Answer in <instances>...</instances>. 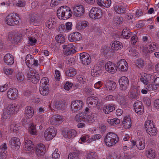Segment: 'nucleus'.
<instances>
[{"mask_svg": "<svg viewBox=\"0 0 159 159\" xmlns=\"http://www.w3.org/2000/svg\"><path fill=\"white\" fill-rule=\"evenodd\" d=\"M18 93V91L16 89L11 88L7 92V96L10 99L14 100L17 98Z\"/></svg>", "mask_w": 159, "mask_h": 159, "instance_id": "4468645a", "label": "nucleus"}, {"mask_svg": "<svg viewBox=\"0 0 159 159\" xmlns=\"http://www.w3.org/2000/svg\"><path fill=\"white\" fill-rule=\"evenodd\" d=\"M145 142L143 138H140L137 141V148L139 150H143L145 148Z\"/></svg>", "mask_w": 159, "mask_h": 159, "instance_id": "7c9ffc66", "label": "nucleus"}, {"mask_svg": "<svg viewBox=\"0 0 159 159\" xmlns=\"http://www.w3.org/2000/svg\"><path fill=\"white\" fill-rule=\"evenodd\" d=\"M122 35L124 38L128 39L131 36V33L127 28H125L122 31Z\"/></svg>", "mask_w": 159, "mask_h": 159, "instance_id": "a19ab883", "label": "nucleus"}, {"mask_svg": "<svg viewBox=\"0 0 159 159\" xmlns=\"http://www.w3.org/2000/svg\"><path fill=\"white\" fill-rule=\"evenodd\" d=\"M24 105L23 104H16L14 103H11L8 105L6 109H19L23 108Z\"/></svg>", "mask_w": 159, "mask_h": 159, "instance_id": "2f4dec72", "label": "nucleus"}, {"mask_svg": "<svg viewBox=\"0 0 159 159\" xmlns=\"http://www.w3.org/2000/svg\"><path fill=\"white\" fill-rule=\"evenodd\" d=\"M97 3L100 7H109L111 5V0H97Z\"/></svg>", "mask_w": 159, "mask_h": 159, "instance_id": "cd10ccee", "label": "nucleus"}, {"mask_svg": "<svg viewBox=\"0 0 159 159\" xmlns=\"http://www.w3.org/2000/svg\"><path fill=\"white\" fill-rule=\"evenodd\" d=\"M68 39L71 42L78 41L81 38V34L78 32L71 33L68 36Z\"/></svg>", "mask_w": 159, "mask_h": 159, "instance_id": "aec40b11", "label": "nucleus"}, {"mask_svg": "<svg viewBox=\"0 0 159 159\" xmlns=\"http://www.w3.org/2000/svg\"><path fill=\"white\" fill-rule=\"evenodd\" d=\"M145 155L147 158L151 159H153L156 157L155 152L152 148L146 150L145 152Z\"/></svg>", "mask_w": 159, "mask_h": 159, "instance_id": "473e14b6", "label": "nucleus"}, {"mask_svg": "<svg viewBox=\"0 0 159 159\" xmlns=\"http://www.w3.org/2000/svg\"><path fill=\"white\" fill-rule=\"evenodd\" d=\"M134 109H141L143 108L142 102L139 101L137 100L134 104Z\"/></svg>", "mask_w": 159, "mask_h": 159, "instance_id": "de8ad7c7", "label": "nucleus"}, {"mask_svg": "<svg viewBox=\"0 0 159 159\" xmlns=\"http://www.w3.org/2000/svg\"><path fill=\"white\" fill-rule=\"evenodd\" d=\"M26 73L27 75V77L30 79L36 73L34 70H33L32 68H28L26 70Z\"/></svg>", "mask_w": 159, "mask_h": 159, "instance_id": "c03bdc74", "label": "nucleus"}, {"mask_svg": "<svg viewBox=\"0 0 159 159\" xmlns=\"http://www.w3.org/2000/svg\"><path fill=\"white\" fill-rule=\"evenodd\" d=\"M146 86L145 88L148 91H155L158 89L157 86L154 85V84H148Z\"/></svg>", "mask_w": 159, "mask_h": 159, "instance_id": "a18cd8bd", "label": "nucleus"}, {"mask_svg": "<svg viewBox=\"0 0 159 159\" xmlns=\"http://www.w3.org/2000/svg\"><path fill=\"white\" fill-rule=\"evenodd\" d=\"M58 149L57 148L55 149L53 152L52 154V158L53 159H59L60 155L59 153H58Z\"/></svg>", "mask_w": 159, "mask_h": 159, "instance_id": "4d7b16f0", "label": "nucleus"}, {"mask_svg": "<svg viewBox=\"0 0 159 159\" xmlns=\"http://www.w3.org/2000/svg\"><path fill=\"white\" fill-rule=\"evenodd\" d=\"M20 126L17 125L13 123L10 125L9 128L11 131H13V132H16L18 130Z\"/></svg>", "mask_w": 159, "mask_h": 159, "instance_id": "3c124183", "label": "nucleus"}, {"mask_svg": "<svg viewBox=\"0 0 159 159\" xmlns=\"http://www.w3.org/2000/svg\"><path fill=\"white\" fill-rule=\"evenodd\" d=\"M49 80L48 78L44 77L41 80L39 91L40 93L43 95H46L48 93Z\"/></svg>", "mask_w": 159, "mask_h": 159, "instance_id": "39448f33", "label": "nucleus"}, {"mask_svg": "<svg viewBox=\"0 0 159 159\" xmlns=\"http://www.w3.org/2000/svg\"><path fill=\"white\" fill-rule=\"evenodd\" d=\"M20 18L18 14L16 13L10 14L6 17V23L10 26H14L19 22Z\"/></svg>", "mask_w": 159, "mask_h": 159, "instance_id": "423d86ee", "label": "nucleus"}, {"mask_svg": "<svg viewBox=\"0 0 159 159\" xmlns=\"http://www.w3.org/2000/svg\"><path fill=\"white\" fill-rule=\"evenodd\" d=\"M154 76L152 75L145 73L142 75L140 78L141 81L145 84H148L149 83H152Z\"/></svg>", "mask_w": 159, "mask_h": 159, "instance_id": "f8f14e48", "label": "nucleus"}, {"mask_svg": "<svg viewBox=\"0 0 159 159\" xmlns=\"http://www.w3.org/2000/svg\"><path fill=\"white\" fill-rule=\"evenodd\" d=\"M37 40L34 38L30 37L29 38L28 43L30 45H34L37 42Z\"/></svg>", "mask_w": 159, "mask_h": 159, "instance_id": "338daca9", "label": "nucleus"}, {"mask_svg": "<svg viewBox=\"0 0 159 159\" xmlns=\"http://www.w3.org/2000/svg\"><path fill=\"white\" fill-rule=\"evenodd\" d=\"M65 73L66 76L71 77L75 75L77 72L74 68L70 67L66 71Z\"/></svg>", "mask_w": 159, "mask_h": 159, "instance_id": "58836bf2", "label": "nucleus"}, {"mask_svg": "<svg viewBox=\"0 0 159 159\" xmlns=\"http://www.w3.org/2000/svg\"><path fill=\"white\" fill-rule=\"evenodd\" d=\"M118 102L121 105H124L126 104L125 97L121 95H119L117 98Z\"/></svg>", "mask_w": 159, "mask_h": 159, "instance_id": "8fccbe9b", "label": "nucleus"}, {"mask_svg": "<svg viewBox=\"0 0 159 159\" xmlns=\"http://www.w3.org/2000/svg\"><path fill=\"white\" fill-rule=\"evenodd\" d=\"M4 72L7 75H11L13 72V70L10 68H6L3 69Z\"/></svg>", "mask_w": 159, "mask_h": 159, "instance_id": "0e129e2a", "label": "nucleus"}, {"mask_svg": "<svg viewBox=\"0 0 159 159\" xmlns=\"http://www.w3.org/2000/svg\"><path fill=\"white\" fill-rule=\"evenodd\" d=\"M57 131L53 127H50L46 129L44 133V137L46 141L52 140L56 135Z\"/></svg>", "mask_w": 159, "mask_h": 159, "instance_id": "0eeeda50", "label": "nucleus"}, {"mask_svg": "<svg viewBox=\"0 0 159 159\" xmlns=\"http://www.w3.org/2000/svg\"><path fill=\"white\" fill-rule=\"evenodd\" d=\"M108 123L113 126H116L120 123V120L117 118H115L112 119H108Z\"/></svg>", "mask_w": 159, "mask_h": 159, "instance_id": "4c0bfd02", "label": "nucleus"}, {"mask_svg": "<svg viewBox=\"0 0 159 159\" xmlns=\"http://www.w3.org/2000/svg\"><path fill=\"white\" fill-rule=\"evenodd\" d=\"M89 25V22L86 20H83L78 23L76 24V28L78 30L84 29Z\"/></svg>", "mask_w": 159, "mask_h": 159, "instance_id": "c756f323", "label": "nucleus"}, {"mask_svg": "<svg viewBox=\"0 0 159 159\" xmlns=\"http://www.w3.org/2000/svg\"><path fill=\"white\" fill-rule=\"evenodd\" d=\"M63 135L65 138L70 139L73 138L75 136L76 134V131L73 129L67 130H63L62 132Z\"/></svg>", "mask_w": 159, "mask_h": 159, "instance_id": "6ab92c4d", "label": "nucleus"}, {"mask_svg": "<svg viewBox=\"0 0 159 159\" xmlns=\"http://www.w3.org/2000/svg\"><path fill=\"white\" fill-rule=\"evenodd\" d=\"M135 65L138 68L141 69L144 66L145 62L142 59H138L136 61Z\"/></svg>", "mask_w": 159, "mask_h": 159, "instance_id": "79ce46f5", "label": "nucleus"}, {"mask_svg": "<svg viewBox=\"0 0 159 159\" xmlns=\"http://www.w3.org/2000/svg\"><path fill=\"white\" fill-rule=\"evenodd\" d=\"M83 106V102L80 100L73 101L71 102V108L72 109H81Z\"/></svg>", "mask_w": 159, "mask_h": 159, "instance_id": "5701e85b", "label": "nucleus"}, {"mask_svg": "<svg viewBox=\"0 0 159 159\" xmlns=\"http://www.w3.org/2000/svg\"><path fill=\"white\" fill-rule=\"evenodd\" d=\"M11 147L14 149L18 150L20 148L21 143L20 139L18 138L13 137L9 141Z\"/></svg>", "mask_w": 159, "mask_h": 159, "instance_id": "9d476101", "label": "nucleus"}, {"mask_svg": "<svg viewBox=\"0 0 159 159\" xmlns=\"http://www.w3.org/2000/svg\"><path fill=\"white\" fill-rule=\"evenodd\" d=\"M5 62L8 65H11L14 62L13 57L9 53L7 54L4 57Z\"/></svg>", "mask_w": 159, "mask_h": 159, "instance_id": "c85d7f7f", "label": "nucleus"}, {"mask_svg": "<svg viewBox=\"0 0 159 159\" xmlns=\"http://www.w3.org/2000/svg\"><path fill=\"white\" fill-rule=\"evenodd\" d=\"M22 35L15 34L9 33L8 36V40L11 43H17L19 42L21 39Z\"/></svg>", "mask_w": 159, "mask_h": 159, "instance_id": "1a4fd4ad", "label": "nucleus"}, {"mask_svg": "<svg viewBox=\"0 0 159 159\" xmlns=\"http://www.w3.org/2000/svg\"><path fill=\"white\" fill-rule=\"evenodd\" d=\"M45 150L46 148L45 145L41 143L38 144L35 148L36 152L38 157L43 155Z\"/></svg>", "mask_w": 159, "mask_h": 159, "instance_id": "412c9836", "label": "nucleus"}, {"mask_svg": "<svg viewBox=\"0 0 159 159\" xmlns=\"http://www.w3.org/2000/svg\"><path fill=\"white\" fill-rule=\"evenodd\" d=\"M29 80H31L33 83L36 84L39 80V75L37 73H36L34 77Z\"/></svg>", "mask_w": 159, "mask_h": 159, "instance_id": "864d4df0", "label": "nucleus"}, {"mask_svg": "<svg viewBox=\"0 0 159 159\" xmlns=\"http://www.w3.org/2000/svg\"><path fill=\"white\" fill-rule=\"evenodd\" d=\"M95 114L93 113L89 114V110H85L84 112L77 114L74 118V120L78 123V128H82L85 127L86 123H91L95 120Z\"/></svg>", "mask_w": 159, "mask_h": 159, "instance_id": "f257e3e1", "label": "nucleus"}, {"mask_svg": "<svg viewBox=\"0 0 159 159\" xmlns=\"http://www.w3.org/2000/svg\"><path fill=\"white\" fill-rule=\"evenodd\" d=\"M14 112L13 110H4L2 115V119L4 120H9L11 117V114L12 115Z\"/></svg>", "mask_w": 159, "mask_h": 159, "instance_id": "72a5a7b5", "label": "nucleus"}, {"mask_svg": "<svg viewBox=\"0 0 159 159\" xmlns=\"http://www.w3.org/2000/svg\"><path fill=\"white\" fill-rule=\"evenodd\" d=\"M34 110H25V116L26 119H23L22 120V124L25 125V123H28L29 122V118H31L34 114Z\"/></svg>", "mask_w": 159, "mask_h": 159, "instance_id": "393cba45", "label": "nucleus"}, {"mask_svg": "<svg viewBox=\"0 0 159 159\" xmlns=\"http://www.w3.org/2000/svg\"><path fill=\"white\" fill-rule=\"evenodd\" d=\"M74 15L76 17H79L82 16L84 12V9L82 5L75 6L73 7Z\"/></svg>", "mask_w": 159, "mask_h": 159, "instance_id": "9b49d317", "label": "nucleus"}, {"mask_svg": "<svg viewBox=\"0 0 159 159\" xmlns=\"http://www.w3.org/2000/svg\"><path fill=\"white\" fill-rule=\"evenodd\" d=\"M28 131L30 134L31 135H36L37 133L36 126L33 124H31L28 129Z\"/></svg>", "mask_w": 159, "mask_h": 159, "instance_id": "37998d69", "label": "nucleus"}, {"mask_svg": "<svg viewBox=\"0 0 159 159\" xmlns=\"http://www.w3.org/2000/svg\"><path fill=\"white\" fill-rule=\"evenodd\" d=\"M80 59L83 64L85 65L89 64L91 62V58L89 54L83 52L80 54Z\"/></svg>", "mask_w": 159, "mask_h": 159, "instance_id": "ddd939ff", "label": "nucleus"}, {"mask_svg": "<svg viewBox=\"0 0 159 159\" xmlns=\"http://www.w3.org/2000/svg\"><path fill=\"white\" fill-rule=\"evenodd\" d=\"M122 125L125 129H129L131 126V120L129 115L125 116L123 118L122 122Z\"/></svg>", "mask_w": 159, "mask_h": 159, "instance_id": "4be33fe9", "label": "nucleus"}, {"mask_svg": "<svg viewBox=\"0 0 159 159\" xmlns=\"http://www.w3.org/2000/svg\"><path fill=\"white\" fill-rule=\"evenodd\" d=\"M129 95L130 99L132 100L137 99L139 96V91L136 88L132 89L130 90Z\"/></svg>", "mask_w": 159, "mask_h": 159, "instance_id": "b1692460", "label": "nucleus"}, {"mask_svg": "<svg viewBox=\"0 0 159 159\" xmlns=\"http://www.w3.org/2000/svg\"><path fill=\"white\" fill-rule=\"evenodd\" d=\"M37 16L35 15H32L30 19V20L31 22L34 23H37L40 21L39 19L37 18Z\"/></svg>", "mask_w": 159, "mask_h": 159, "instance_id": "774afa93", "label": "nucleus"}, {"mask_svg": "<svg viewBox=\"0 0 159 159\" xmlns=\"http://www.w3.org/2000/svg\"><path fill=\"white\" fill-rule=\"evenodd\" d=\"M90 138L88 135H83L80 138L79 141L80 143H82V142H87V143H90L91 142H89Z\"/></svg>", "mask_w": 159, "mask_h": 159, "instance_id": "49530a36", "label": "nucleus"}, {"mask_svg": "<svg viewBox=\"0 0 159 159\" xmlns=\"http://www.w3.org/2000/svg\"><path fill=\"white\" fill-rule=\"evenodd\" d=\"M78 154L76 152L70 153L68 157V159H79Z\"/></svg>", "mask_w": 159, "mask_h": 159, "instance_id": "6e6d98bb", "label": "nucleus"}, {"mask_svg": "<svg viewBox=\"0 0 159 159\" xmlns=\"http://www.w3.org/2000/svg\"><path fill=\"white\" fill-rule=\"evenodd\" d=\"M119 141V138L116 133L113 132L107 133L104 139V144L109 147L115 145Z\"/></svg>", "mask_w": 159, "mask_h": 159, "instance_id": "f03ea898", "label": "nucleus"}, {"mask_svg": "<svg viewBox=\"0 0 159 159\" xmlns=\"http://www.w3.org/2000/svg\"><path fill=\"white\" fill-rule=\"evenodd\" d=\"M148 46L151 52H154L156 51L157 48V47L156 45L153 43H151L150 44H148Z\"/></svg>", "mask_w": 159, "mask_h": 159, "instance_id": "680f3d73", "label": "nucleus"}, {"mask_svg": "<svg viewBox=\"0 0 159 159\" xmlns=\"http://www.w3.org/2000/svg\"><path fill=\"white\" fill-rule=\"evenodd\" d=\"M111 49L113 50H118L121 49L122 47V45L120 42L115 41L113 42L111 44Z\"/></svg>", "mask_w": 159, "mask_h": 159, "instance_id": "bb28decb", "label": "nucleus"}, {"mask_svg": "<svg viewBox=\"0 0 159 159\" xmlns=\"http://www.w3.org/2000/svg\"><path fill=\"white\" fill-rule=\"evenodd\" d=\"M106 87L107 90L112 91L115 89L116 87V84L114 82H108L106 83Z\"/></svg>", "mask_w": 159, "mask_h": 159, "instance_id": "c9c22d12", "label": "nucleus"}, {"mask_svg": "<svg viewBox=\"0 0 159 159\" xmlns=\"http://www.w3.org/2000/svg\"><path fill=\"white\" fill-rule=\"evenodd\" d=\"M55 19L54 18L50 19L46 23V26L50 29H52L55 26Z\"/></svg>", "mask_w": 159, "mask_h": 159, "instance_id": "ea45409f", "label": "nucleus"}, {"mask_svg": "<svg viewBox=\"0 0 159 159\" xmlns=\"http://www.w3.org/2000/svg\"><path fill=\"white\" fill-rule=\"evenodd\" d=\"M72 11L70 8L66 6L61 7L57 11L58 18L63 20H66L70 18L72 16Z\"/></svg>", "mask_w": 159, "mask_h": 159, "instance_id": "7ed1b4c3", "label": "nucleus"}, {"mask_svg": "<svg viewBox=\"0 0 159 159\" xmlns=\"http://www.w3.org/2000/svg\"><path fill=\"white\" fill-rule=\"evenodd\" d=\"M87 103L88 104L89 108H91L92 106L93 103L97 105L98 102V98L97 97L93 96H91L88 97L86 100Z\"/></svg>", "mask_w": 159, "mask_h": 159, "instance_id": "a878e982", "label": "nucleus"}, {"mask_svg": "<svg viewBox=\"0 0 159 159\" xmlns=\"http://www.w3.org/2000/svg\"><path fill=\"white\" fill-rule=\"evenodd\" d=\"M102 136L100 134H95L92 136L90 139L89 142H92L94 141H95L100 139Z\"/></svg>", "mask_w": 159, "mask_h": 159, "instance_id": "13d9d810", "label": "nucleus"}, {"mask_svg": "<svg viewBox=\"0 0 159 159\" xmlns=\"http://www.w3.org/2000/svg\"><path fill=\"white\" fill-rule=\"evenodd\" d=\"M34 58L30 54H28L27 55L25 58V61L28 68H30V66H32V64L34 61Z\"/></svg>", "mask_w": 159, "mask_h": 159, "instance_id": "e433bc0d", "label": "nucleus"}, {"mask_svg": "<svg viewBox=\"0 0 159 159\" xmlns=\"http://www.w3.org/2000/svg\"><path fill=\"white\" fill-rule=\"evenodd\" d=\"M57 121V124L59 125L61 124L63 121V117L62 116L59 115H55Z\"/></svg>", "mask_w": 159, "mask_h": 159, "instance_id": "bf43d9fd", "label": "nucleus"}, {"mask_svg": "<svg viewBox=\"0 0 159 159\" xmlns=\"http://www.w3.org/2000/svg\"><path fill=\"white\" fill-rule=\"evenodd\" d=\"M56 39L58 43H62L65 42V37L61 34H60L56 36Z\"/></svg>", "mask_w": 159, "mask_h": 159, "instance_id": "603ef678", "label": "nucleus"}, {"mask_svg": "<svg viewBox=\"0 0 159 159\" xmlns=\"http://www.w3.org/2000/svg\"><path fill=\"white\" fill-rule=\"evenodd\" d=\"M115 11L119 14H122L126 11V9L123 6L120 5L115 6L114 7Z\"/></svg>", "mask_w": 159, "mask_h": 159, "instance_id": "f704fd0d", "label": "nucleus"}, {"mask_svg": "<svg viewBox=\"0 0 159 159\" xmlns=\"http://www.w3.org/2000/svg\"><path fill=\"white\" fill-rule=\"evenodd\" d=\"M105 66L106 71L109 73L113 74L115 73L117 70L116 66L111 62H108Z\"/></svg>", "mask_w": 159, "mask_h": 159, "instance_id": "dca6fc26", "label": "nucleus"}, {"mask_svg": "<svg viewBox=\"0 0 159 159\" xmlns=\"http://www.w3.org/2000/svg\"><path fill=\"white\" fill-rule=\"evenodd\" d=\"M24 78V75L22 73L19 72L16 75V79L19 82L22 81Z\"/></svg>", "mask_w": 159, "mask_h": 159, "instance_id": "052dcab7", "label": "nucleus"}, {"mask_svg": "<svg viewBox=\"0 0 159 159\" xmlns=\"http://www.w3.org/2000/svg\"><path fill=\"white\" fill-rule=\"evenodd\" d=\"M144 126L147 133L150 136H155L157 134V129L153 121L147 120L145 122Z\"/></svg>", "mask_w": 159, "mask_h": 159, "instance_id": "20e7f679", "label": "nucleus"}, {"mask_svg": "<svg viewBox=\"0 0 159 159\" xmlns=\"http://www.w3.org/2000/svg\"><path fill=\"white\" fill-rule=\"evenodd\" d=\"M124 64H127V63L125 59H122L118 62L117 65L119 68Z\"/></svg>", "mask_w": 159, "mask_h": 159, "instance_id": "69168bd1", "label": "nucleus"}, {"mask_svg": "<svg viewBox=\"0 0 159 159\" xmlns=\"http://www.w3.org/2000/svg\"><path fill=\"white\" fill-rule=\"evenodd\" d=\"M62 47L64 49L65 53L66 55L74 53L76 52L75 50L73 48L74 45L72 43L63 45Z\"/></svg>", "mask_w": 159, "mask_h": 159, "instance_id": "2eb2a0df", "label": "nucleus"}, {"mask_svg": "<svg viewBox=\"0 0 159 159\" xmlns=\"http://www.w3.org/2000/svg\"><path fill=\"white\" fill-rule=\"evenodd\" d=\"M119 83L121 89L125 90L126 89L129 84V80L125 76H122L119 80Z\"/></svg>", "mask_w": 159, "mask_h": 159, "instance_id": "a211bd4d", "label": "nucleus"}, {"mask_svg": "<svg viewBox=\"0 0 159 159\" xmlns=\"http://www.w3.org/2000/svg\"><path fill=\"white\" fill-rule=\"evenodd\" d=\"M49 122L52 125H57L55 115L52 116L49 120Z\"/></svg>", "mask_w": 159, "mask_h": 159, "instance_id": "e2e57ef3", "label": "nucleus"}, {"mask_svg": "<svg viewBox=\"0 0 159 159\" xmlns=\"http://www.w3.org/2000/svg\"><path fill=\"white\" fill-rule=\"evenodd\" d=\"M23 148L26 151L28 152L34 150V145L33 142L30 140L25 139Z\"/></svg>", "mask_w": 159, "mask_h": 159, "instance_id": "f3484780", "label": "nucleus"}, {"mask_svg": "<svg viewBox=\"0 0 159 159\" xmlns=\"http://www.w3.org/2000/svg\"><path fill=\"white\" fill-rule=\"evenodd\" d=\"M89 15L93 19L100 18L102 15V10L98 7H93L90 10Z\"/></svg>", "mask_w": 159, "mask_h": 159, "instance_id": "6e6552de", "label": "nucleus"}, {"mask_svg": "<svg viewBox=\"0 0 159 159\" xmlns=\"http://www.w3.org/2000/svg\"><path fill=\"white\" fill-rule=\"evenodd\" d=\"M97 155L95 152H89L87 153L86 157L87 159H94V158H96Z\"/></svg>", "mask_w": 159, "mask_h": 159, "instance_id": "09e8293b", "label": "nucleus"}, {"mask_svg": "<svg viewBox=\"0 0 159 159\" xmlns=\"http://www.w3.org/2000/svg\"><path fill=\"white\" fill-rule=\"evenodd\" d=\"M123 19L121 17L117 16L114 17V23L117 25H120L122 23Z\"/></svg>", "mask_w": 159, "mask_h": 159, "instance_id": "5fc2aeb1", "label": "nucleus"}]
</instances>
